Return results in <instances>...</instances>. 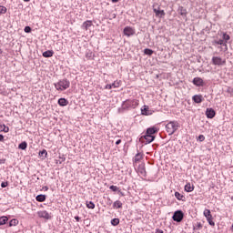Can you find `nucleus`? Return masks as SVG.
<instances>
[{"label":"nucleus","mask_w":233,"mask_h":233,"mask_svg":"<svg viewBox=\"0 0 233 233\" xmlns=\"http://www.w3.org/2000/svg\"><path fill=\"white\" fill-rule=\"evenodd\" d=\"M108 203L107 205H112V199H110V198H107Z\"/></svg>","instance_id":"nucleus-51"},{"label":"nucleus","mask_w":233,"mask_h":233,"mask_svg":"<svg viewBox=\"0 0 233 233\" xmlns=\"http://www.w3.org/2000/svg\"><path fill=\"white\" fill-rule=\"evenodd\" d=\"M38 217L43 218L44 219H52V217L50 216L49 213H47L46 210L44 211H38Z\"/></svg>","instance_id":"nucleus-11"},{"label":"nucleus","mask_w":233,"mask_h":233,"mask_svg":"<svg viewBox=\"0 0 233 233\" xmlns=\"http://www.w3.org/2000/svg\"><path fill=\"white\" fill-rule=\"evenodd\" d=\"M156 139V137H151L150 135L145 134L144 136L140 137L139 141L144 143V145H149Z\"/></svg>","instance_id":"nucleus-6"},{"label":"nucleus","mask_w":233,"mask_h":233,"mask_svg":"<svg viewBox=\"0 0 233 233\" xmlns=\"http://www.w3.org/2000/svg\"><path fill=\"white\" fill-rule=\"evenodd\" d=\"M185 218V213L181 209H178L174 212L172 216L173 221H176V223H181Z\"/></svg>","instance_id":"nucleus-4"},{"label":"nucleus","mask_w":233,"mask_h":233,"mask_svg":"<svg viewBox=\"0 0 233 233\" xmlns=\"http://www.w3.org/2000/svg\"><path fill=\"white\" fill-rule=\"evenodd\" d=\"M6 10L7 9L5 6L0 5V15L3 14H6Z\"/></svg>","instance_id":"nucleus-37"},{"label":"nucleus","mask_w":233,"mask_h":233,"mask_svg":"<svg viewBox=\"0 0 233 233\" xmlns=\"http://www.w3.org/2000/svg\"><path fill=\"white\" fill-rule=\"evenodd\" d=\"M193 85H195V86H205V82L203 81V78L201 77H195L192 80Z\"/></svg>","instance_id":"nucleus-9"},{"label":"nucleus","mask_w":233,"mask_h":233,"mask_svg":"<svg viewBox=\"0 0 233 233\" xmlns=\"http://www.w3.org/2000/svg\"><path fill=\"white\" fill-rule=\"evenodd\" d=\"M206 116L208 119H214V117H216V110H214V108H207Z\"/></svg>","instance_id":"nucleus-8"},{"label":"nucleus","mask_w":233,"mask_h":233,"mask_svg":"<svg viewBox=\"0 0 233 233\" xmlns=\"http://www.w3.org/2000/svg\"><path fill=\"white\" fill-rule=\"evenodd\" d=\"M178 128H179V122L177 121H170L166 125V130L168 136H173V134H176Z\"/></svg>","instance_id":"nucleus-2"},{"label":"nucleus","mask_w":233,"mask_h":233,"mask_svg":"<svg viewBox=\"0 0 233 233\" xmlns=\"http://www.w3.org/2000/svg\"><path fill=\"white\" fill-rule=\"evenodd\" d=\"M111 225L113 227H117V225H119V218H113V219H111Z\"/></svg>","instance_id":"nucleus-33"},{"label":"nucleus","mask_w":233,"mask_h":233,"mask_svg":"<svg viewBox=\"0 0 233 233\" xmlns=\"http://www.w3.org/2000/svg\"><path fill=\"white\" fill-rule=\"evenodd\" d=\"M5 163H6V159L5 158L0 159V165H5Z\"/></svg>","instance_id":"nucleus-46"},{"label":"nucleus","mask_w":233,"mask_h":233,"mask_svg":"<svg viewBox=\"0 0 233 233\" xmlns=\"http://www.w3.org/2000/svg\"><path fill=\"white\" fill-rule=\"evenodd\" d=\"M112 88H119V82H114L111 84Z\"/></svg>","instance_id":"nucleus-41"},{"label":"nucleus","mask_w":233,"mask_h":233,"mask_svg":"<svg viewBox=\"0 0 233 233\" xmlns=\"http://www.w3.org/2000/svg\"><path fill=\"white\" fill-rule=\"evenodd\" d=\"M215 44L216 45H220V46H225L227 48V43H225V40H223V39L216 40Z\"/></svg>","instance_id":"nucleus-28"},{"label":"nucleus","mask_w":233,"mask_h":233,"mask_svg":"<svg viewBox=\"0 0 233 233\" xmlns=\"http://www.w3.org/2000/svg\"><path fill=\"white\" fill-rule=\"evenodd\" d=\"M86 59H94V53L92 51H87L86 54Z\"/></svg>","instance_id":"nucleus-34"},{"label":"nucleus","mask_w":233,"mask_h":233,"mask_svg":"<svg viewBox=\"0 0 233 233\" xmlns=\"http://www.w3.org/2000/svg\"><path fill=\"white\" fill-rule=\"evenodd\" d=\"M175 198H177L178 201H185V196L177 191L175 192Z\"/></svg>","instance_id":"nucleus-20"},{"label":"nucleus","mask_w":233,"mask_h":233,"mask_svg":"<svg viewBox=\"0 0 233 233\" xmlns=\"http://www.w3.org/2000/svg\"><path fill=\"white\" fill-rule=\"evenodd\" d=\"M1 187L2 188H6V187H8V182H2Z\"/></svg>","instance_id":"nucleus-42"},{"label":"nucleus","mask_w":233,"mask_h":233,"mask_svg":"<svg viewBox=\"0 0 233 233\" xmlns=\"http://www.w3.org/2000/svg\"><path fill=\"white\" fill-rule=\"evenodd\" d=\"M35 199L38 201V203H43L46 201V195H38L36 196Z\"/></svg>","instance_id":"nucleus-18"},{"label":"nucleus","mask_w":233,"mask_h":233,"mask_svg":"<svg viewBox=\"0 0 233 233\" xmlns=\"http://www.w3.org/2000/svg\"><path fill=\"white\" fill-rule=\"evenodd\" d=\"M57 104L59 106H66L68 105V100L66 98H59Z\"/></svg>","instance_id":"nucleus-16"},{"label":"nucleus","mask_w":233,"mask_h":233,"mask_svg":"<svg viewBox=\"0 0 233 233\" xmlns=\"http://www.w3.org/2000/svg\"><path fill=\"white\" fill-rule=\"evenodd\" d=\"M24 1H25V3H29L30 0H24Z\"/></svg>","instance_id":"nucleus-55"},{"label":"nucleus","mask_w":233,"mask_h":233,"mask_svg":"<svg viewBox=\"0 0 233 233\" xmlns=\"http://www.w3.org/2000/svg\"><path fill=\"white\" fill-rule=\"evenodd\" d=\"M157 132H159V129H157V127H151L147 129L146 135L151 136V137H156V136H154V134H157Z\"/></svg>","instance_id":"nucleus-7"},{"label":"nucleus","mask_w":233,"mask_h":233,"mask_svg":"<svg viewBox=\"0 0 233 233\" xmlns=\"http://www.w3.org/2000/svg\"><path fill=\"white\" fill-rule=\"evenodd\" d=\"M112 3H119V0H111Z\"/></svg>","instance_id":"nucleus-53"},{"label":"nucleus","mask_w":233,"mask_h":233,"mask_svg":"<svg viewBox=\"0 0 233 233\" xmlns=\"http://www.w3.org/2000/svg\"><path fill=\"white\" fill-rule=\"evenodd\" d=\"M139 106V100L127 99L122 103V110H129V108H137Z\"/></svg>","instance_id":"nucleus-3"},{"label":"nucleus","mask_w":233,"mask_h":233,"mask_svg":"<svg viewBox=\"0 0 233 233\" xmlns=\"http://www.w3.org/2000/svg\"><path fill=\"white\" fill-rule=\"evenodd\" d=\"M0 141L1 142L5 141V136H3L2 134H0Z\"/></svg>","instance_id":"nucleus-48"},{"label":"nucleus","mask_w":233,"mask_h":233,"mask_svg":"<svg viewBox=\"0 0 233 233\" xmlns=\"http://www.w3.org/2000/svg\"><path fill=\"white\" fill-rule=\"evenodd\" d=\"M204 216H205L206 219L208 218H212V213L210 212V209H205Z\"/></svg>","instance_id":"nucleus-31"},{"label":"nucleus","mask_w":233,"mask_h":233,"mask_svg":"<svg viewBox=\"0 0 233 233\" xmlns=\"http://www.w3.org/2000/svg\"><path fill=\"white\" fill-rule=\"evenodd\" d=\"M211 63L212 65H215V66H223L227 65V60L219 56H213L211 59Z\"/></svg>","instance_id":"nucleus-5"},{"label":"nucleus","mask_w":233,"mask_h":233,"mask_svg":"<svg viewBox=\"0 0 233 233\" xmlns=\"http://www.w3.org/2000/svg\"><path fill=\"white\" fill-rule=\"evenodd\" d=\"M105 88L106 90H112V84H107Z\"/></svg>","instance_id":"nucleus-44"},{"label":"nucleus","mask_w":233,"mask_h":233,"mask_svg":"<svg viewBox=\"0 0 233 233\" xmlns=\"http://www.w3.org/2000/svg\"><path fill=\"white\" fill-rule=\"evenodd\" d=\"M231 230H232V232H233V225L231 226Z\"/></svg>","instance_id":"nucleus-57"},{"label":"nucleus","mask_w":233,"mask_h":233,"mask_svg":"<svg viewBox=\"0 0 233 233\" xmlns=\"http://www.w3.org/2000/svg\"><path fill=\"white\" fill-rule=\"evenodd\" d=\"M142 116H152V110L148 106H144V107L141 109Z\"/></svg>","instance_id":"nucleus-12"},{"label":"nucleus","mask_w":233,"mask_h":233,"mask_svg":"<svg viewBox=\"0 0 233 233\" xmlns=\"http://www.w3.org/2000/svg\"><path fill=\"white\" fill-rule=\"evenodd\" d=\"M184 189H185L186 192H193L194 186H192L190 183H187Z\"/></svg>","instance_id":"nucleus-22"},{"label":"nucleus","mask_w":233,"mask_h":233,"mask_svg":"<svg viewBox=\"0 0 233 233\" xmlns=\"http://www.w3.org/2000/svg\"><path fill=\"white\" fill-rule=\"evenodd\" d=\"M144 54L146 56H152V54H154V50H152L150 48H146V49H144Z\"/></svg>","instance_id":"nucleus-32"},{"label":"nucleus","mask_w":233,"mask_h":233,"mask_svg":"<svg viewBox=\"0 0 233 233\" xmlns=\"http://www.w3.org/2000/svg\"><path fill=\"white\" fill-rule=\"evenodd\" d=\"M24 32H25V34H30L32 32V27L26 25L25 28H24Z\"/></svg>","instance_id":"nucleus-38"},{"label":"nucleus","mask_w":233,"mask_h":233,"mask_svg":"<svg viewBox=\"0 0 233 233\" xmlns=\"http://www.w3.org/2000/svg\"><path fill=\"white\" fill-rule=\"evenodd\" d=\"M229 40H230V35H228L227 34H224L223 35V41H226V43H227V41H229Z\"/></svg>","instance_id":"nucleus-40"},{"label":"nucleus","mask_w":233,"mask_h":233,"mask_svg":"<svg viewBox=\"0 0 233 233\" xmlns=\"http://www.w3.org/2000/svg\"><path fill=\"white\" fill-rule=\"evenodd\" d=\"M213 219V218L211 217V218H207V221H208V223L211 226V227H215L216 226V222H214V220H212Z\"/></svg>","instance_id":"nucleus-35"},{"label":"nucleus","mask_w":233,"mask_h":233,"mask_svg":"<svg viewBox=\"0 0 233 233\" xmlns=\"http://www.w3.org/2000/svg\"><path fill=\"white\" fill-rule=\"evenodd\" d=\"M135 163H137L139 162L140 160L143 159V154L141 153H137L136 156H135Z\"/></svg>","instance_id":"nucleus-27"},{"label":"nucleus","mask_w":233,"mask_h":233,"mask_svg":"<svg viewBox=\"0 0 233 233\" xmlns=\"http://www.w3.org/2000/svg\"><path fill=\"white\" fill-rule=\"evenodd\" d=\"M0 54H3V50L0 49Z\"/></svg>","instance_id":"nucleus-56"},{"label":"nucleus","mask_w":233,"mask_h":233,"mask_svg":"<svg viewBox=\"0 0 233 233\" xmlns=\"http://www.w3.org/2000/svg\"><path fill=\"white\" fill-rule=\"evenodd\" d=\"M44 188H45V190H48V187H46V186L44 187Z\"/></svg>","instance_id":"nucleus-54"},{"label":"nucleus","mask_w":233,"mask_h":233,"mask_svg":"<svg viewBox=\"0 0 233 233\" xmlns=\"http://www.w3.org/2000/svg\"><path fill=\"white\" fill-rule=\"evenodd\" d=\"M117 193L119 194V196H122V198H124L125 193H123L121 189H118Z\"/></svg>","instance_id":"nucleus-47"},{"label":"nucleus","mask_w":233,"mask_h":233,"mask_svg":"<svg viewBox=\"0 0 233 233\" xmlns=\"http://www.w3.org/2000/svg\"><path fill=\"white\" fill-rule=\"evenodd\" d=\"M6 223H8V218L0 217V227H2V225H6Z\"/></svg>","instance_id":"nucleus-25"},{"label":"nucleus","mask_w":233,"mask_h":233,"mask_svg":"<svg viewBox=\"0 0 233 233\" xmlns=\"http://www.w3.org/2000/svg\"><path fill=\"white\" fill-rule=\"evenodd\" d=\"M90 26H92V21L91 20H87V21L84 22L83 25H82V28L84 30H88L90 28Z\"/></svg>","instance_id":"nucleus-17"},{"label":"nucleus","mask_w":233,"mask_h":233,"mask_svg":"<svg viewBox=\"0 0 233 233\" xmlns=\"http://www.w3.org/2000/svg\"><path fill=\"white\" fill-rule=\"evenodd\" d=\"M204 139H205V136H203V135L198 136V140L199 141H203Z\"/></svg>","instance_id":"nucleus-45"},{"label":"nucleus","mask_w":233,"mask_h":233,"mask_svg":"<svg viewBox=\"0 0 233 233\" xmlns=\"http://www.w3.org/2000/svg\"><path fill=\"white\" fill-rule=\"evenodd\" d=\"M86 205L87 208H90L91 210H94V208H96V204H94L92 201H86Z\"/></svg>","instance_id":"nucleus-26"},{"label":"nucleus","mask_w":233,"mask_h":233,"mask_svg":"<svg viewBox=\"0 0 233 233\" xmlns=\"http://www.w3.org/2000/svg\"><path fill=\"white\" fill-rule=\"evenodd\" d=\"M75 219H76V221H77V222L81 221V218H79V216H76V217H75Z\"/></svg>","instance_id":"nucleus-49"},{"label":"nucleus","mask_w":233,"mask_h":233,"mask_svg":"<svg viewBox=\"0 0 233 233\" xmlns=\"http://www.w3.org/2000/svg\"><path fill=\"white\" fill-rule=\"evenodd\" d=\"M156 233H165L162 229H156Z\"/></svg>","instance_id":"nucleus-50"},{"label":"nucleus","mask_w":233,"mask_h":233,"mask_svg":"<svg viewBox=\"0 0 233 233\" xmlns=\"http://www.w3.org/2000/svg\"><path fill=\"white\" fill-rule=\"evenodd\" d=\"M27 147H28V143H26V141H23L18 145V148L20 150H26Z\"/></svg>","instance_id":"nucleus-19"},{"label":"nucleus","mask_w":233,"mask_h":233,"mask_svg":"<svg viewBox=\"0 0 233 233\" xmlns=\"http://www.w3.org/2000/svg\"><path fill=\"white\" fill-rule=\"evenodd\" d=\"M0 128H3V126L0 125Z\"/></svg>","instance_id":"nucleus-58"},{"label":"nucleus","mask_w":233,"mask_h":233,"mask_svg":"<svg viewBox=\"0 0 233 233\" xmlns=\"http://www.w3.org/2000/svg\"><path fill=\"white\" fill-rule=\"evenodd\" d=\"M177 12H178L179 15H182V17H187V15L188 14L187 9L181 5L178 7Z\"/></svg>","instance_id":"nucleus-14"},{"label":"nucleus","mask_w":233,"mask_h":233,"mask_svg":"<svg viewBox=\"0 0 233 233\" xmlns=\"http://www.w3.org/2000/svg\"><path fill=\"white\" fill-rule=\"evenodd\" d=\"M113 208H123V203L121 201L116 200L113 204Z\"/></svg>","instance_id":"nucleus-23"},{"label":"nucleus","mask_w":233,"mask_h":233,"mask_svg":"<svg viewBox=\"0 0 233 233\" xmlns=\"http://www.w3.org/2000/svg\"><path fill=\"white\" fill-rule=\"evenodd\" d=\"M154 14H156L157 17H165V10L153 9Z\"/></svg>","instance_id":"nucleus-15"},{"label":"nucleus","mask_w":233,"mask_h":233,"mask_svg":"<svg viewBox=\"0 0 233 233\" xmlns=\"http://www.w3.org/2000/svg\"><path fill=\"white\" fill-rule=\"evenodd\" d=\"M116 145H121V139L116 140Z\"/></svg>","instance_id":"nucleus-52"},{"label":"nucleus","mask_w":233,"mask_h":233,"mask_svg":"<svg viewBox=\"0 0 233 233\" xmlns=\"http://www.w3.org/2000/svg\"><path fill=\"white\" fill-rule=\"evenodd\" d=\"M146 172L145 166L140 167V174H145Z\"/></svg>","instance_id":"nucleus-43"},{"label":"nucleus","mask_w":233,"mask_h":233,"mask_svg":"<svg viewBox=\"0 0 233 233\" xmlns=\"http://www.w3.org/2000/svg\"><path fill=\"white\" fill-rule=\"evenodd\" d=\"M109 188L112 190V192H119V187L117 186H110Z\"/></svg>","instance_id":"nucleus-36"},{"label":"nucleus","mask_w":233,"mask_h":233,"mask_svg":"<svg viewBox=\"0 0 233 233\" xmlns=\"http://www.w3.org/2000/svg\"><path fill=\"white\" fill-rule=\"evenodd\" d=\"M124 34L127 36L130 37V35H134V34H136V31L130 27V26H126L124 28Z\"/></svg>","instance_id":"nucleus-10"},{"label":"nucleus","mask_w":233,"mask_h":233,"mask_svg":"<svg viewBox=\"0 0 233 233\" xmlns=\"http://www.w3.org/2000/svg\"><path fill=\"white\" fill-rule=\"evenodd\" d=\"M54 85L55 88L56 90H60V92H64V90H67V88H70V81L66 78L61 79Z\"/></svg>","instance_id":"nucleus-1"},{"label":"nucleus","mask_w":233,"mask_h":233,"mask_svg":"<svg viewBox=\"0 0 233 233\" xmlns=\"http://www.w3.org/2000/svg\"><path fill=\"white\" fill-rule=\"evenodd\" d=\"M43 57H52L54 56L53 50H47L42 54Z\"/></svg>","instance_id":"nucleus-21"},{"label":"nucleus","mask_w":233,"mask_h":233,"mask_svg":"<svg viewBox=\"0 0 233 233\" xmlns=\"http://www.w3.org/2000/svg\"><path fill=\"white\" fill-rule=\"evenodd\" d=\"M192 99L194 103H197L198 105H199V103H203V100H204L202 95H195L192 96Z\"/></svg>","instance_id":"nucleus-13"},{"label":"nucleus","mask_w":233,"mask_h":233,"mask_svg":"<svg viewBox=\"0 0 233 233\" xmlns=\"http://www.w3.org/2000/svg\"><path fill=\"white\" fill-rule=\"evenodd\" d=\"M2 132H5V134L10 132V127H6L5 125H3Z\"/></svg>","instance_id":"nucleus-39"},{"label":"nucleus","mask_w":233,"mask_h":233,"mask_svg":"<svg viewBox=\"0 0 233 233\" xmlns=\"http://www.w3.org/2000/svg\"><path fill=\"white\" fill-rule=\"evenodd\" d=\"M38 156L39 157H46V156H48V152H46V149H43L42 151H39Z\"/></svg>","instance_id":"nucleus-29"},{"label":"nucleus","mask_w":233,"mask_h":233,"mask_svg":"<svg viewBox=\"0 0 233 233\" xmlns=\"http://www.w3.org/2000/svg\"><path fill=\"white\" fill-rule=\"evenodd\" d=\"M201 228H203V224H201V222H198V223L193 227V230H201Z\"/></svg>","instance_id":"nucleus-30"},{"label":"nucleus","mask_w":233,"mask_h":233,"mask_svg":"<svg viewBox=\"0 0 233 233\" xmlns=\"http://www.w3.org/2000/svg\"><path fill=\"white\" fill-rule=\"evenodd\" d=\"M19 225V220L13 218L9 221V227H17Z\"/></svg>","instance_id":"nucleus-24"}]
</instances>
